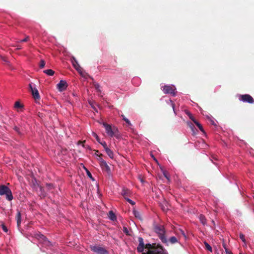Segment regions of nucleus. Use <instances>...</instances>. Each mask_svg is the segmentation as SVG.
Segmentation results:
<instances>
[{
    "mask_svg": "<svg viewBox=\"0 0 254 254\" xmlns=\"http://www.w3.org/2000/svg\"><path fill=\"white\" fill-rule=\"evenodd\" d=\"M43 72L46 74L50 76L53 75L55 73V71L51 69L45 70L43 71Z\"/></svg>",
    "mask_w": 254,
    "mask_h": 254,
    "instance_id": "22",
    "label": "nucleus"
},
{
    "mask_svg": "<svg viewBox=\"0 0 254 254\" xmlns=\"http://www.w3.org/2000/svg\"><path fill=\"white\" fill-rule=\"evenodd\" d=\"M85 140H84V141L83 142V143H85Z\"/></svg>",
    "mask_w": 254,
    "mask_h": 254,
    "instance_id": "52",
    "label": "nucleus"
},
{
    "mask_svg": "<svg viewBox=\"0 0 254 254\" xmlns=\"http://www.w3.org/2000/svg\"><path fill=\"white\" fill-rule=\"evenodd\" d=\"M13 129L14 130L16 131L18 134H20V129H19V128L18 127H17L16 126H15L14 127H13Z\"/></svg>",
    "mask_w": 254,
    "mask_h": 254,
    "instance_id": "40",
    "label": "nucleus"
},
{
    "mask_svg": "<svg viewBox=\"0 0 254 254\" xmlns=\"http://www.w3.org/2000/svg\"><path fill=\"white\" fill-rule=\"evenodd\" d=\"M189 125L190 127L191 128L192 131H194V127L193 125L190 122L189 124Z\"/></svg>",
    "mask_w": 254,
    "mask_h": 254,
    "instance_id": "43",
    "label": "nucleus"
},
{
    "mask_svg": "<svg viewBox=\"0 0 254 254\" xmlns=\"http://www.w3.org/2000/svg\"><path fill=\"white\" fill-rule=\"evenodd\" d=\"M17 50H20L21 49V47L20 46H18L17 48H16Z\"/></svg>",
    "mask_w": 254,
    "mask_h": 254,
    "instance_id": "48",
    "label": "nucleus"
},
{
    "mask_svg": "<svg viewBox=\"0 0 254 254\" xmlns=\"http://www.w3.org/2000/svg\"><path fill=\"white\" fill-rule=\"evenodd\" d=\"M38 189H39V190L40 191V195L41 196H43V197H44L46 195V193L44 190V189L42 187H41V186H40L38 188Z\"/></svg>",
    "mask_w": 254,
    "mask_h": 254,
    "instance_id": "24",
    "label": "nucleus"
},
{
    "mask_svg": "<svg viewBox=\"0 0 254 254\" xmlns=\"http://www.w3.org/2000/svg\"><path fill=\"white\" fill-rule=\"evenodd\" d=\"M240 238L244 243H246L245 236L243 234H242V233L240 234Z\"/></svg>",
    "mask_w": 254,
    "mask_h": 254,
    "instance_id": "35",
    "label": "nucleus"
},
{
    "mask_svg": "<svg viewBox=\"0 0 254 254\" xmlns=\"http://www.w3.org/2000/svg\"><path fill=\"white\" fill-rule=\"evenodd\" d=\"M5 194L6 199L11 201L13 199V195L10 189L5 185L0 186V195Z\"/></svg>",
    "mask_w": 254,
    "mask_h": 254,
    "instance_id": "5",
    "label": "nucleus"
},
{
    "mask_svg": "<svg viewBox=\"0 0 254 254\" xmlns=\"http://www.w3.org/2000/svg\"><path fill=\"white\" fill-rule=\"evenodd\" d=\"M168 243L169 242L171 244H174L178 242V239L175 236H172L168 240Z\"/></svg>",
    "mask_w": 254,
    "mask_h": 254,
    "instance_id": "17",
    "label": "nucleus"
},
{
    "mask_svg": "<svg viewBox=\"0 0 254 254\" xmlns=\"http://www.w3.org/2000/svg\"><path fill=\"white\" fill-rule=\"evenodd\" d=\"M133 213L134 216L136 218H138L139 219H141L140 214V213L138 211H137V210L134 209L133 210Z\"/></svg>",
    "mask_w": 254,
    "mask_h": 254,
    "instance_id": "26",
    "label": "nucleus"
},
{
    "mask_svg": "<svg viewBox=\"0 0 254 254\" xmlns=\"http://www.w3.org/2000/svg\"><path fill=\"white\" fill-rule=\"evenodd\" d=\"M92 134L96 139L97 141L98 142H100V139L99 137L98 136V135L94 132H92Z\"/></svg>",
    "mask_w": 254,
    "mask_h": 254,
    "instance_id": "31",
    "label": "nucleus"
},
{
    "mask_svg": "<svg viewBox=\"0 0 254 254\" xmlns=\"http://www.w3.org/2000/svg\"><path fill=\"white\" fill-rule=\"evenodd\" d=\"M153 230L157 234L161 242L167 246L168 241L165 235L166 231L164 226L161 225H155L153 227Z\"/></svg>",
    "mask_w": 254,
    "mask_h": 254,
    "instance_id": "1",
    "label": "nucleus"
},
{
    "mask_svg": "<svg viewBox=\"0 0 254 254\" xmlns=\"http://www.w3.org/2000/svg\"><path fill=\"white\" fill-rule=\"evenodd\" d=\"M122 116L123 117V120H124L126 122V123L128 125V126H131L130 122L127 118H126L125 117V116L122 115Z\"/></svg>",
    "mask_w": 254,
    "mask_h": 254,
    "instance_id": "29",
    "label": "nucleus"
},
{
    "mask_svg": "<svg viewBox=\"0 0 254 254\" xmlns=\"http://www.w3.org/2000/svg\"><path fill=\"white\" fill-rule=\"evenodd\" d=\"M46 186L49 190L53 189V185L52 184H47Z\"/></svg>",
    "mask_w": 254,
    "mask_h": 254,
    "instance_id": "41",
    "label": "nucleus"
},
{
    "mask_svg": "<svg viewBox=\"0 0 254 254\" xmlns=\"http://www.w3.org/2000/svg\"><path fill=\"white\" fill-rule=\"evenodd\" d=\"M103 125L105 128L106 133L108 134V135L111 137L115 136L117 138H120V134L118 128L116 127H112L111 125L106 123H104Z\"/></svg>",
    "mask_w": 254,
    "mask_h": 254,
    "instance_id": "2",
    "label": "nucleus"
},
{
    "mask_svg": "<svg viewBox=\"0 0 254 254\" xmlns=\"http://www.w3.org/2000/svg\"><path fill=\"white\" fill-rule=\"evenodd\" d=\"M225 252L226 254H233V253L231 251L229 250V249H226Z\"/></svg>",
    "mask_w": 254,
    "mask_h": 254,
    "instance_id": "45",
    "label": "nucleus"
},
{
    "mask_svg": "<svg viewBox=\"0 0 254 254\" xmlns=\"http://www.w3.org/2000/svg\"><path fill=\"white\" fill-rule=\"evenodd\" d=\"M0 58H1V60L2 61H3L4 62H7V59L3 57H1Z\"/></svg>",
    "mask_w": 254,
    "mask_h": 254,
    "instance_id": "47",
    "label": "nucleus"
},
{
    "mask_svg": "<svg viewBox=\"0 0 254 254\" xmlns=\"http://www.w3.org/2000/svg\"><path fill=\"white\" fill-rule=\"evenodd\" d=\"M211 222H212V224H213V225L214 226L215 224V222H214V220H212Z\"/></svg>",
    "mask_w": 254,
    "mask_h": 254,
    "instance_id": "49",
    "label": "nucleus"
},
{
    "mask_svg": "<svg viewBox=\"0 0 254 254\" xmlns=\"http://www.w3.org/2000/svg\"><path fill=\"white\" fill-rule=\"evenodd\" d=\"M106 151V153L109 156V157L111 159H113L114 157V154L113 152L109 148H107L105 150Z\"/></svg>",
    "mask_w": 254,
    "mask_h": 254,
    "instance_id": "20",
    "label": "nucleus"
},
{
    "mask_svg": "<svg viewBox=\"0 0 254 254\" xmlns=\"http://www.w3.org/2000/svg\"><path fill=\"white\" fill-rule=\"evenodd\" d=\"M45 65V62L44 60H41L40 62V64H39V67L41 68H43Z\"/></svg>",
    "mask_w": 254,
    "mask_h": 254,
    "instance_id": "32",
    "label": "nucleus"
},
{
    "mask_svg": "<svg viewBox=\"0 0 254 254\" xmlns=\"http://www.w3.org/2000/svg\"><path fill=\"white\" fill-rule=\"evenodd\" d=\"M29 36H26V37L24 39L20 40L19 42H25L28 41L29 40Z\"/></svg>",
    "mask_w": 254,
    "mask_h": 254,
    "instance_id": "38",
    "label": "nucleus"
},
{
    "mask_svg": "<svg viewBox=\"0 0 254 254\" xmlns=\"http://www.w3.org/2000/svg\"><path fill=\"white\" fill-rule=\"evenodd\" d=\"M155 246V243H153L152 244H147L145 245V249H147V250H145L144 252H146V251H150Z\"/></svg>",
    "mask_w": 254,
    "mask_h": 254,
    "instance_id": "15",
    "label": "nucleus"
},
{
    "mask_svg": "<svg viewBox=\"0 0 254 254\" xmlns=\"http://www.w3.org/2000/svg\"><path fill=\"white\" fill-rule=\"evenodd\" d=\"M97 155L98 156V155ZM102 156H103L102 154H100L99 155V158H102Z\"/></svg>",
    "mask_w": 254,
    "mask_h": 254,
    "instance_id": "50",
    "label": "nucleus"
},
{
    "mask_svg": "<svg viewBox=\"0 0 254 254\" xmlns=\"http://www.w3.org/2000/svg\"><path fill=\"white\" fill-rule=\"evenodd\" d=\"M204 245L205 246V249L207 250H208L211 252L212 251V249L211 247L208 244V243H207L206 242H205Z\"/></svg>",
    "mask_w": 254,
    "mask_h": 254,
    "instance_id": "27",
    "label": "nucleus"
},
{
    "mask_svg": "<svg viewBox=\"0 0 254 254\" xmlns=\"http://www.w3.org/2000/svg\"><path fill=\"white\" fill-rule=\"evenodd\" d=\"M196 126L199 128V129L203 132H204V130L203 129V128L202 126V125L198 122L196 120L193 122Z\"/></svg>",
    "mask_w": 254,
    "mask_h": 254,
    "instance_id": "23",
    "label": "nucleus"
},
{
    "mask_svg": "<svg viewBox=\"0 0 254 254\" xmlns=\"http://www.w3.org/2000/svg\"><path fill=\"white\" fill-rule=\"evenodd\" d=\"M98 160L102 170L106 171L108 174H110L111 172L110 167L107 164V162L102 158H98Z\"/></svg>",
    "mask_w": 254,
    "mask_h": 254,
    "instance_id": "8",
    "label": "nucleus"
},
{
    "mask_svg": "<svg viewBox=\"0 0 254 254\" xmlns=\"http://www.w3.org/2000/svg\"><path fill=\"white\" fill-rule=\"evenodd\" d=\"M240 254H242V253H240Z\"/></svg>",
    "mask_w": 254,
    "mask_h": 254,
    "instance_id": "53",
    "label": "nucleus"
},
{
    "mask_svg": "<svg viewBox=\"0 0 254 254\" xmlns=\"http://www.w3.org/2000/svg\"><path fill=\"white\" fill-rule=\"evenodd\" d=\"M170 102L171 105V106H172V107L173 108V109L174 110V112L175 114H176L175 111V109H174L175 104L171 100L170 101Z\"/></svg>",
    "mask_w": 254,
    "mask_h": 254,
    "instance_id": "44",
    "label": "nucleus"
},
{
    "mask_svg": "<svg viewBox=\"0 0 254 254\" xmlns=\"http://www.w3.org/2000/svg\"><path fill=\"white\" fill-rule=\"evenodd\" d=\"M1 227L3 231H4L5 232H7L8 231L7 227L4 224L1 225Z\"/></svg>",
    "mask_w": 254,
    "mask_h": 254,
    "instance_id": "39",
    "label": "nucleus"
},
{
    "mask_svg": "<svg viewBox=\"0 0 254 254\" xmlns=\"http://www.w3.org/2000/svg\"><path fill=\"white\" fill-rule=\"evenodd\" d=\"M223 248H224L225 250H226V249H228L227 247V245L226 244V243H225L224 242L223 243Z\"/></svg>",
    "mask_w": 254,
    "mask_h": 254,
    "instance_id": "46",
    "label": "nucleus"
},
{
    "mask_svg": "<svg viewBox=\"0 0 254 254\" xmlns=\"http://www.w3.org/2000/svg\"><path fill=\"white\" fill-rule=\"evenodd\" d=\"M186 114L188 116V117H189V118L192 121H193V122H194V121H196V120L195 119V118L193 117V116H192V115L188 111H186Z\"/></svg>",
    "mask_w": 254,
    "mask_h": 254,
    "instance_id": "25",
    "label": "nucleus"
},
{
    "mask_svg": "<svg viewBox=\"0 0 254 254\" xmlns=\"http://www.w3.org/2000/svg\"><path fill=\"white\" fill-rule=\"evenodd\" d=\"M163 91L165 94H170L173 96L176 95L175 89L172 86L165 85L163 87Z\"/></svg>",
    "mask_w": 254,
    "mask_h": 254,
    "instance_id": "10",
    "label": "nucleus"
},
{
    "mask_svg": "<svg viewBox=\"0 0 254 254\" xmlns=\"http://www.w3.org/2000/svg\"><path fill=\"white\" fill-rule=\"evenodd\" d=\"M95 86V87L96 88V89L98 91V92H101V90H100V86L99 85V84H95L94 85Z\"/></svg>",
    "mask_w": 254,
    "mask_h": 254,
    "instance_id": "37",
    "label": "nucleus"
},
{
    "mask_svg": "<svg viewBox=\"0 0 254 254\" xmlns=\"http://www.w3.org/2000/svg\"><path fill=\"white\" fill-rule=\"evenodd\" d=\"M121 195L125 198V199L131 197L132 195V192L128 189L123 188L121 192Z\"/></svg>",
    "mask_w": 254,
    "mask_h": 254,
    "instance_id": "11",
    "label": "nucleus"
},
{
    "mask_svg": "<svg viewBox=\"0 0 254 254\" xmlns=\"http://www.w3.org/2000/svg\"><path fill=\"white\" fill-rule=\"evenodd\" d=\"M123 231L125 234H126L127 235L130 236V234L129 233V231L127 229V228L126 226L123 227Z\"/></svg>",
    "mask_w": 254,
    "mask_h": 254,
    "instance_id": "30",
    "label": "nucleus"
},
{
    "mask_svg": "<svg viewBox=\"0 0 254 254\" xmlns=\"http://www.w3.org/2000/svg\"><path fill=\"white\" fill-rule=\"evenodd\" d=\"M143 254H168L167 251L160 244H155V246L150 251H146Z\"/></svg>",
    "mask_w": 254,
    "mask_h": 254,
    "instance_id": "4",
    "label": "nucleus"
},
{
    "mask_svg": "<svg viewBox=\"0 0 254 254\" xmlns=\"http://www.w3.org/2000/svg\"><path fill=\"white\" fill-rule=\"evenodd\" d=\"M128 203H129L132 205H134L135 204V202L129 199V198H127L126 199Z\"/></svg>",
    "mask_w": 254,
    "mask_h": 254,
    "instance_id": "36",
    "label": "nucleus"
},
{
    "mask_svg": "<svg viewBox=\"0 0 254 254\" xmlns=\"http://www.w3.org/2000/svg\"><path fill=\"white\" fill-rule=\"evenodd\" d=\"M32 187L33 189H34L36 190H37L39 187L40 186L39 184L37 182L36 179H34L32 181Z\"/></svg>",
    "mask_w": 254,
    "mask_h": 254,
    "instance_id": "16",
    "label": "nucleus"
},
{
    "mask_svg": "<svg viewBox=\"0 0 254 254\" xmlns=\"http://www.w3.org/2000/svg\"><path fill=\"white\" fill-rule=\"evenodd\" d=\"M16 219L17 220V226L19 227L21 223V214L19 211L17 210L16 216Z\"/></svg>",
    "mask_w": 254,
    "mask_h": 254,
    "instance_id": "18",
    "label": "nucleus"
},
{
    "mask_svg": "<svg viewBox=\"0 0 254 254\" xmlns=\"http://www.w3.org/2000/svg\"><path fill=\"white\" fill-rule=\"evenodd\" d=\"M28 86L29 90L35 101L37 102V101H39L40 99V96L37 89L35 87V85L31 83L29 84Z\"/></svg>",
    "mask_w": 254,
    "mask_h": 254,
    "instance_id": "6",
    "label": "nucleus"
},
{
    "mask_svg": "<svg viewBox=\"0 0 254 254\" xmlns=\"http://www.w3.org/2000/svg\"><path fill=\"white\" fill-rule=\"evenodd\" d=\"M138 242L139 245L137 248V251L143 254V253H144V250L145 249V244H144L143 238L139 237Z\"/></svg>",
    "mask_w": 254,
    "mask_h": 254,
    "instance_id": "12",
    "label": "nucleus"
},
{
    "mask_svg": "<svg viewBox=\"0 0 254 254\" xmlns=\"http://www.w3.org/2000/svg\"><path fill=\"white\" fill-rule=\"evenodd\" d=\"M239 99L244 102H247L250 104L254 103V98L249 94L240 95Z\"/></svg>",
    "mask_w": 254,
    "mask_h": 254,
    "instance_id": "9",
    "label": "nucleus"
},
{
    "mask_svg": "<svg viewBox=\"0 0 254 254\" xmlns=\"http://www.w3.org/2000/svg\"><path fill=\"white\" fill-rule=\"evenodd\" d=\"M143 254H168L167 251L160 244H155V246L150 251H146Z\"/></svg>",
    "mask_w": 254,
    "mask_h": 254,
    "instance_id": "3",
    "label": "nucleus"
},
{
    "mask_svg": "<svg viewBox=\"0 0 254 254\" xmlns=\"http://www.w3.org/2000/svg\"><path fill=\"white\" fill-rule=\"evenodd\" d=\"M73 66H75V64H73Z\"/></svg>",
    "mask_w": 254,
    "mask_h": 254,
    "instance_id": "51",
    "label": "nucleus"
},
{
    "mask_svg": "<svg viewBox=\"0 0 254 254\" xmlns=\"http://www.w3.org/2000/svg\"><path fill=\"white\" fill-rule=\"evenodd\" d=\"M35 237L37 239H38L41 242H43L46 245H48L50 243V241H49L47 240L46 237L42 234H40V233L37 234L36 235Z\"/></svg>",
    "mask_w": 254,
    "mask_h": 254,
    "instance_id": "14",
    "label": "nucleus"
},
{
    "mask_svg": "<svg viewBox=\"0 0 254 254\" xmlns=\"http://www.w3.org/2000/svg\"><path fill=\"white\" fill-rule=\"evenodd\" d=\"M86 173H87V176L93 181L94 180V179L93 178V177H92V175L91 174V173L87 170L86 169Z\"/></svg>",
    "mask_w": 254,
    "mask_h": 254,
    "instance_id": "34",
    "label": "nucleus"
},
{
    "mask_svg": "<svg viewBox=\"0 0 254 254\" xmlns=\"http://www.w3.org/2000/svg\"><path fill=\"white\" fill-rule=\"evenodd\" d=\"M163 175L164 176V177L168 180H169V177L168 176V174H167V172L166 171H164L163 172Z\"/></svg>",
    "mask_w": 254,
    "mask_h": 254,
    "instance_id": "42",
    "label": "nucleus"
},
{
    "mask_svg": "<svg viewBox=\"0 0 254 254\" xmlns=\"http://www.w3.org/2000/svg\"><path fill=\"white\" fill-rule=\"evenodd\" d=\"M109 218L111 220H113V221H115L117 219L116 215L115 214V213L112 211H110L109 212Z\"/></svg>",
    "mask_w": 254,
    "mask_h": 254,
    "instance_id": "21",
    "label": "nucleus"
},
{
    "mask_svg": "<svg viewBox=\"0 0 254 254\" xmlns=\"http://www.w3.org/2000/svg\"><path fill=\"white\" fill-rule=\"evenodd\" d=\"M57 88L60 91H63L65 90L67 87V84L65 80H61L60 82L57 84Z\"/></svg>",
    "mask_w": 254,
    "mask_h": 254,
    "instance_id": "13",
    "label": "nucleus"
},
{
    "mask_svg": "<svg viewBox=\"0 0 254 254\" xmlns=\"http://www.w3.org/2000/svg\"><path fill=\"white\" fill-rule=\"evenodd\" d=\"M23 107V105L19 102L16 101L14 104L15 108H21Z\"/></svg>",
    "mask_w": 254,
    "mask_h": 254,
    "instance_id": "28",
    "label": "nucleus"
},
{
    "mask_svg": "<svg viewBox=\"0 0 254 254\" xmlns=\"http://www.w3.org/2000/svg\"><path fill=\"white\" fill-rule=\"evenodd\" d=\"M99 143H100L103 146L105 150L108 148V147L105 141L101 142L100 141V142Z\"/></svg>",
    "mask_w": 254,
    "mask_h": 254,
    "instance_id": "33",
    "label": "nucleus"
},
{
    "mask_svg": "<svg viewBox=\"0 0 254 254\" xmlns=\"http://www.w3.org/2000/svg\"><path fill=\"white\" fill-rule=\"evenodd\" d=\"M91 250L97 254H109V252L100 245H91Z\"/></svg>",
    "mask_w": 254,
    "mask_h": 254,
    "instance_id": "7",
    "label": "nucleus"
},
{
    "mask_svg": "<svg viewBox=\"0 0 254 254\" xmlns=\"http://www.w3.org/2000/svg\"><path fill=\"white\" fill-rule=\"evenodd\" d=\"M199 219L200 222L203 225H205L206 224V219L204 215L200 214L199 216Z\"/></svg>",
    "mask_w": 254,
    "mask_h": 254,
    "instance_id": "19",
    "label": "nucleus"
}]
</instances>
